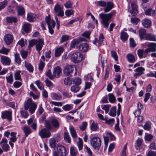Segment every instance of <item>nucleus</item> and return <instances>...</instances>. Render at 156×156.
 I'll list each match as a JSON object with an SVG mask.
<instances>
[{"label": "nucleus", "instance_id": "obj_8", "mask_svg": "<svg viewBox=\"0 0 156 156\" xmlns=\"http://www.w3.org/2000/svg\"><path fill=\"white\" fill-rule=\"evenodd\" d=\"M54 10L55 13L58 16L62 17L64 16V12L63 8L61 7L59 4H56L54 7Z\"/></svg>", "mask_w": 156, "mask_h": 156}, {"label": "nucleus", "instance_id": "obj_63", "mask_svg": "<svg viewBox=\"0 0 156 156\" xmlns=\"http://www.w3.org/2000/svg\"><path fill=\"white\" fill-rule=\"evenodd\" d=\"M72 108L71 105L69 104L66 105L62 107V109L65 111H69L72 109Z\"/></svg>", "mask_w": 156, "mask_h": 156}, {"label": "nucleus", "instance_id": "obj_37", "mask_svg": "<svg viewBox=\"0 0 156 156\" xmlns=\"http://www.w3.org/2000/svg\"><path fill=\"white\" fill-rule=\"evenodd\" d=\"M17 9L18 14L20 16L23 15L25 13L24 8L20 6H18L17 7Z\"/></svg>", "mask_w": 156, "mask_h": 156}, {"label": "nucleus", "instance_id": "obj_9", "mask_svg": "<svg viewBox=\"0 0 156 156\" xmlns=\"http://www.w3.org/2000/svg\"><path fill=\"white\" fill-rule=\"evenodd\" d=\"M74 70V67L72 65H68L66 66L64 68L63 72L65 75L67 76H72L71 74Z\"/></svg>", "mask_w": 156, "mask_h": 156}, {"label": "nucleus", "instance_id": "obj_54", "mask_svg": "<svg viewBox=\"0 0 156 156\" xmlns=\"http://www.w3.org/2000/svg\"><path fill=\"white\" fill-rule=\"evenodd\" d=\"M144 129L147 130H149L151 129V122L147 121L143 126Z\"/></svg>", "mask_w": 156, "mask_h": 156}, {"label": "nucleus", "instance_id": "obj_29", "mask_svg": "<svg viewBox=\"0 0 156 156\" xmlns=\"http://www.w3.org/2000/svg\"><path fill=\"white\" fill-rule=\"evenodd\" d=\"M63 51V48L62 47H59L56 49L55 52V56L58 57L60 56Z\"/></svg>", "mask_w": 156, "mask_h": 156}, {"label": "nucleus", "instance_id": "obj_45", "mask_svg": "<svg viewBox=\"0 0 156 156\" xmlns=\"http://www.w3.org/2000/svg\"><path fill=\"white\" fill-rule=\"evenodd\" d=\"M70 153L72 156H75L77 155V151L75 147H71L70 148Z\"/></svg>", "mask_w": 156, "mask_h": 156}, {"label": "nucleus", "instance_id": "obj_16", "mask_svg": "<svg viewBox=\"0 0 156 156\" xmlns=\"http://www.w3.org/2000/svg\"><path fill=\"white\" fill-rule=\"evenodd\" d=\"M0 60L3 65L6 66L9 65L11 62L10 59L9 57L5 56H1Z\"/></svg>", "mask_w": 156, "mask_h": 156}, {"label": "nucleus", "instance_id": "obj_21", "mask_svg": "<svg viewBox=\"0 0 156 156\" xmlns=\"http://www.w3.org/2000/svg\"><path fill=\"white\" fill-rule=\"evenodd\" d=\"M137 53L138 56L140 58H145L148 55V52H145V50H144L142 49H138L137 50Z\"/></svg>", "mask_w": 156, "mask_h": 156}, {"label": "nucleus", "instance_id": "obj_22", "mask_svg": "<svg viewBox=\"0 0 156 156\" xmlns=\"http://www.w3.org/2000/svg\"><path fill=\"white\" fill-rule=\"evenodd\" d=\"M142 23L143 25L145 27L149 28L151 25V21L147 19H144L142 20Z\"/></svg>", "mask_w": 156, "mask_h": 156}, {"label": "nucleus", "instance_id": "obj_64", "mask_svg": "<svg viewBox=\"0 0 156 156\" xmlns=\"http://www.w3.org/2000/svg\"><path fill=\"white\" fill-rule=\"evenodd\" d=\"M49 144L50 147L53 148L56 147V143L55 140L53 139H50L49 140Z\"/></svg>", "mask_w": 156, "mask_h": 156}, {"label": "nucleus", "instance_id": "obj_25", "mask_svg": "<svg viewBox=\"0 0 156 156\" xmlns=\"http://www.w3.org/2000/svg\"><path fill=\"white\" fill-rule=\"evenodd\" d=\"M22 28L25 32L29 33L31 30V26L30 24L25 23L23 24Z\"/></svg>", "mask_w": 156, "mask_h": 156}, {"label": "nucleus", "instance_id": "obj_49", "mask_svg": "<svg viewBox=\"0 0 156 156\" xmlns=\"http://www.w3.org/2000/svg\"><path fill=\"white\" fill-rule=\"evenodd\" d=\"M64 138L65 140L68 143H70L71 142L70 137L69 134V133L67 132H65L64 133Z\"/></svg>", "mask_w": 156, "mask_h": 156}, {"label": "nucleus", "instance_id": "obj_60", "mask_svg": "<svg viewBox=\"0 0 156 156\" xmlns=\"http://www.w3.org/2000/svg\"><path fill=\"white\" fill-rule=\"evenodd\" d=\"M6 78L7 82L10 83H11L13 80V75L12 74H10L9 76H6Z\"/></svg>", "mask_w": 156, "mask_h": 156}, {"label": "nucleus", "instance_id": "obj_42", "mask_svg": "<svg viewBox=\"0 0 156 156\" xmlns=\"http://www.w3.org/2000/svg\"><path fill=\"white\" fill-rule=\"evenodd\" d=\"M72 79L69 77L65 78L64 80V84L69 86H70L72 84Z\"/></svg>", "mask_w": 156, "mask_h": 156}, {"label": "nucleus", "instance_id": "obj_48", "mask_svg": "<svg viewBox=\"0 0 156 156\" xmlns=\"http://www.w3.org/2000/svg\"><path fill=\"white\" fill-rule=\"evenodd\" d=\"M21 71H19L14 73V78L16 80H21V78L20 75Z\"/></svg>", "mask_w": 156, "mask_h": 156}, {"label": "nucleus", "instance_id": "obj_24", "mask_svg": "<svg viewBox=\"0 0 156 156\" xmlns=\"http://www.w3.org/2000/svg\"><path fill=\"white\" fill-rule=\"evenodd\" d=\"M146 40L150 41H156V36L152 34H147L145 36Z\"/></svg>", "mask_w": 156, "mask_h": 156}, {"label": "nucleus", "instance_id": "obj_47", "mask_svg": "<svg viewBox=\"0 0 156 156\" xmlns=\"http://www.w3.org/2000/svg\"><path fill=\"white\" fill-rule=\"evenodd\" d=\"M73 2L71 0H68L64 4L65 7L67 9L72 8Z\"/></svg>", "mask_w": 156, "mask_h": 156}, {"label": "nucleus", "instance_id": "obj_14", "mask_svg": "<svg viewBox=\"0 0 156 156\" xmlns=\"http://www.w3.org/2000/svg\"><path fill=\"white\" fill-rule=\"evenodd\" d=\"M45 60L44 56V55L42 56L41 57V59L40 60L39 63L38 65V69L41 73L45 66V63L44 62Z\"/></svg>", "mask_w": 156, "mask_h": 156}, {"label": "nucleus", "instance_id": "obj_34", "mask_svg": "<svg viewBox=\"0 0 156 156\" xmlns=\"http://www.w3.org/2000/svg\"><path fill=\"white\" fill-rule=\"evenodd\" d=\"M6 21L8 23H16L17 22V19L15 17L9 16L7 17Z\"/></svg>", "mask_w": 156, "mask_h": 156}, {"label": "nucleus", "instance_id": "obj_2", "mask_svg": "<svg viewBox=\"0 0 156 156\" xmlns=\"http://www.w3.org/2000/svg\"><path fill=\"white\" fill-rule=\"evenodd\" d=\"M37 105L32 99L28 98L24 104V108L26 110H29L31 114L34 113L37 108Z\"/></svg>", "mask_w": 156, "mask_h": 156}, {"label": "nucleus", "instance_id": "obj_3", "mask_svg": "<svg viewBox=\"0 0 156 156\" xmlns=\"http://www.w3.org/2000/svg\"><path fill=\"white\" fill-rule=\"evenodd\" d=\"M97 3L100 6L105 7L104 9L105 12L110 11L114 7V4L110 2H108L106 3L105 2L101 0L97 1Z\"/></svg>", "mask_w": 156, "mask_h": 156}, {"label": "nucleus", "instance_id": "obj_61", "mask_svg": "<svg viewBox=\"0 0 156 156\" xmlns=\"http://www.w3.org/2000/svg\"><path fill=\"white\" fill-rule=\"evenodd\" d=\"M20 114L21 116L25 119L27 118L29 116L28 113L24 110H21L20 111Z\"/></svg>", "mask_w": 156, "mask_h": 156}, {"label": "nucleus", "instance_id": "obj_35", "mask_svg": "<svg viewBox=\"0 0 156 156\" xmlns=\"http://www.w3.org/2000/svg\"><path fill=\"white\" fill-rule=\"evenodd\" d=\"M51 122L54 127L57 129L59 128V122L57 119H52L51 121Z\"/></svg>", "mask_w": 156, "mask_h": 156}, {"label": "nucleus", "instance_id": "obj_53", "mask_svg": "<svg viewBox=\"0 0 156 156\" xmlns=\"http://www.w3.org/2000/svg\"><path fill=\"white\" fill-rule=\"evenodd\" d=\"M8 3V2L7 0H4L0 2V11L4 8L7 5Z\"/></svg>", "mask_w": 156, "mask_h": 156}, {"label": "nucleus", "instance_id": "obj_11", "mask_svg": "<svg viewBox=\"0 0 156 156\" xmlns=\"http://www.w3.org/2000/svg\"><path fill=\"white\" fill-rule=\"evenodd\" d=\"M12 112L10 111H5L2 112L1 117L3 119H7L8 120L10 121L12 119Z\"/></svg>", "mask_w": 156, "mask_h": 156}, {"label": "nucleus", "instance_id": "obj_59", "mask_svg": "<svg viewBox=\"0 0 156 156\" xmlns=\"http://www.w3.org/2000/svg\"><path fill=\"white\" fill-rule=\"evenodd\" d=\"M140 21V19L137 18H132L131 19V22L134 25H137Z\"/></svg>", "mask_w": 156, "mask_h": 156}, {"label": "nucleus", "instance_id": "obj_36", "mask_svg": "<svg viewBox=\"0 0 156 156\" xmlns=\"http://www.w3.org/2000/svg\"><path fill=\"white\" fill-rule=\"evenodd\" d=\"M15 57V62L20 65L21 63V59L20 55V54L17 53H16L14 55Z\"/></svg>", "mask_w": 156, "mask_h": 156}, {"label": "nucleus", "instance_id": "obj_27", "mask_svg": "<svg viewBox=\"0 0 156 156\" xmlns=\"http://www.w3.org/2000/svg\"><path fill=\"white\" fill-rule=\"evenodd\" d=\"M139 34L141 40L145 38V36L147 34L146 30L143 28H140L139 30Z\"/></svg>", "mask_w": 156, "mask_h": 156}, {"label": "nucleus", "instance_id": "obj_43", "mask_svg": "<svg viewBox=\"0 0 156 156\" xmlns=\"http://www.w3.org/2000/svg\"><path fill=\"white\" fill-rule=\"evenodd\" d=\"M80 89V87L76 85L72 86L70 88L71 90L73 92L77 93L79 91Z\"/></svg>", "mask_w": 156, "mask_h": 156}, {"label": "nucleus", "instance_id": "obj_10", "mask_svg": "<svg viewBox=\"0 0 156 156\" xmlns=\"http://www.w3.org/2000/svg\"><path fill=\"white\" fill-rule=\"evenodd\" d=\"M57 150L60 156H66V150L65 147L62 145L58 144L56 147Z\"/></svg>", "mask_w": 156, "mask_h": 156}, {"label": "nucleus", "instance_id": "obj_58", "mask_svg": "<svg viewBox=\"0 0 156 156\" xmlns=\"http://www.w3.org/2000/svg\"><path fill=\"white\" fill-rule=\"evenodd\" d=\"M4 101L7 106H10L13 108H15V106L14 102H8L5 99H4Z\"/></svg>", "mask_w": 156, "mask_h": 156}, {"label": "nucleus", "instance_id": "obj_57", "mask_svg": "<svg viewBox=\"0 0 156 156\" xmlns=\"http://www.w3.org/2000/svg\"><path fill=\"white\" fill-rule=\"evenodd\" d=\"M145 70L144 68L141 67H139L137 68L136 69L134 70V71L138 72L139 73H142V75L144 73V71Z\"/></svg>", "mask_w": 156, "mask_h": 156}, {"label": "nucleus", "instance_id": "obj_41", "mask_svg": "<svg viewBox=\"0 0 156 156\" xmlns=\"http://www.w3.org/2000/svg\"><path fill=\"white\" fill-rule=\"evenodd\" d=\"M128 35L127 33L125 32L122 31L121 33L120 37L121 40L123 41H126L128 38Z\"/></svg>", "mask_w": 156, "mask_h": 156}, {"label": "nucleus", "instance_id": "obj_40", "mask_svg": "<svg viewBox=\"0 0 156 156\" xmlns=\"http://www.w3.org/2000/svg\"><path fill=\"white\" fill-rule=\"evenodd\" d=\"M155 11L151 9H147L145 11V14L147 15L153 16L155 14Z\"/></svg>", "mask_w": 156, "mask_h": 156}, {"label": "nucleus", "instance_id": "obj_28", "mask_svg": "<svg viewBox=\"0 0 156 156\" xmlns=\"http://www.w3.org/2000/svg\"><path fill=\"white\" fill-rule=\"evenodd\" d=\"M51 96L53 99L60 100L62 98V96L59 93H52Z\"/></svg>", "mask_w": 156, "mask_h": 156}, {"label": "nucleus", "instance_id": "obj_62", "mask_svg": "<svg viewBox=\"0 0 156 156\" xmlns=\"http://www.w3.org/2000/svg\"><path fill=\"white\" fill-rule=\"evenodd\" d=\"M73 83L75 84V85L78 86L81 83V80L80 78H76L73 80Z\"/></svg>", "mask_w": 156, "mask_h": 156}, {"label": "nucleus", "instance_id": "obj_55", "mask_svg": "<svg viewBox=\"0 0 156 156\" xmlns=\"http://www.w3.org/2000/svg\"><path fill=\"white\" fill-rule=\"evenodd\" d=\"M37 40H32L29 42V45L28 48L29 50L31 49V47H33L35 45H36V43Z\"/></svg>", "mask_w": 156, "mask_h": 156}, {"label": "nucleus", "instance_id": "obj_5", "mask_svg": "<svg viewBox=\"0 0 156 156\" xmlns=\"http://www.w3.org/2000/svg\"><path fill=\"white\" fill-rule=\"evenodd\" d=\"M144 48L148 47L145 49V52L148 53L151 52H155L156 51V43H148L147 42L142 45Z\"/></svg>", "mask_w": 156, "mask_h": 156}, {"label": "nucleus", "instance_id": "obj_15", "mask_svg": "<svg viewBox=\"0 0 156 156\" xmlns=\"http://www.w3.org/2000/svg\"><path fill=\"white\" fill-rule=\"evenodd\" d=\"M131 6L132 9L130 11V13L133 16H135L138 12L136 2H132Z\"/></svg>", "mask_w": 156, "mask_h": 156}, {"label": "nucleus", "instance_id": "obj_32", "mask_svg": "<svg viewBox=\"0 0 156 156\" xmlns=\"http://www.w3.org/2000/svg\"><path fill=\"white\" fill-rule=\"evenodd\" d=\"M22 129L25 134L26 137L28 135L31 133V130L28 126H25L22 128Z\"/></svg>", "mask_w": 156, "mask_h": 156}, {"label": "nucleus", "instance_id": "obj_33", "mask_svg": "<svg viewBox=\"0 0 156 156\" xmlns=\"http://www.w3.org/2000/svg\"><path fill=\"white\" fill-rule=\"evenodd\" d=\"M69 130L72 137L74 138H76L77 136V135L76 131L73 126H70Z\"/></svg>", "mask_w": 156, "mask_h": 156}, {"label": "nucleus", "instance_id": "obj_17", "mask_svg": "<svg viewBox=\"0 0 156 156\" xmlns=\"http://www.w3.org/2000/svg\"><path fill=\"white\" fill-rule=\"evenodd\" d=\"M7 140L6 139L3 138L2 139L1 141L0 142V144L2 146V148L3 149L6 151H8L9 150V145L7 144Z\"/></svg>", "mask_w": 156, "mask_h": 156}, {"label": "nucleus", "instance_id": "obj_12", "mask_svg": "<svg viewBox=\"0 0 156 156\" xmlns=\"http://www.w3.org/2000/svg\"><path fill=\"white\" fill-rule=\"evenodd\" d=\"M104 38V37L102 33H101L99 37V39L98 40L97 38H95L94 40L92 41L93 44L96 45L97 46H100L103 41V39Z\"/></svg>", "mask_w": 156, "mask_h": 156}, {"label": "nucleus", "instance_id": "obj_26", "mask_svg": "<svg viewBox=\"0 0 156 156\" xmlns=\"http://www.w3.org/2000/svg\"><path fill=\"white\" fill-rule=\"evenodd\" d=\"M36 15L33 13H30L27 14V19L30 22H33L35 20Z\"/></svg>", "mask_w": 156, "mask_h": 156}, {"label": "nucleus", "instance_id": "obj_23", "mask_svg": "<svg viewBox=\"0 0 156 156\" xmlns=\"http://www.w3.org/2000/svg\"><path fill=\"white\" fill-rule=\"evenodd\" d=\"M88 48V45L86 43H82L80 44L79 46V50L83 52L87 51Z\"/></svg>", "mask_w": 156, "mask_h": 156}, {"label": "nucleus", "instance_id": "obj_4", "mask_svg": "<svg viewBox=\"0 0 156 156\" xmlns=\"http://www.w3.org/2000/svg\"><path fill=\"white\" fill-rule=\"evenodd\" d=\"M90 145L94 149L98 150L101 147V141L98 137H94L90 140Z\"/></svg>", "mask_w": 156, "mask_h": 156}, {"label": "nucleus", "instance_id": "obj_51", "mask_svg": "<svg viewBox=\"0 0 156 156\" xmlns=\"http://www.w3.org/2000/svg\"><path fill=\"white\" fill-rule=\"evenodd\" d=\"M9 50V49L3 47L0 50V53L8 55Z\"/></svg>", "mask_w": 156, "mask_h": 156}, {"label": "nucleus", "instance_id": "obj_20", "mask_svg": "<svg viewBox=\"0 0 156 156\" xmlns=\"http://www.w3.org/2000/svg\"><path fill=\"white\" fill-rule=\"evenodd\" d=\"M13 40V37L11 34H7L4 36V41L7 44H10L12 42Z\"/></svg>", "mask_w": 156, "mask_h": 156}, {"label": "nucleus", "instance_id": "obj_30", "mask_svg": "<svg viewBox=\"0 0 156 156\" xmlns=\"http://www.w3.org/2000/svg\"><path fill=\"white\" fill-rule=\"evenodd\" d=\"M25 66L27 70L30 73H32L34 70V68L30 63L25 61L24 62Z\"/></svg>", "mask_w": 156, "mask_h": 156}, {"label": "nucleus", "instance_id": "obj_7", "mask_svg": "<svg viewBox=\"0 0 156 156\" xmlns=\"http://www.w3.org/2000/svg\"><path fill=\"white\" fill-rule=\"evenodd\" d=\"M38 135L41 138L44 139L50 137L51 133L49 131L45 128H44L39 131Z\"/></svg>", "mask_w": 156, "mask_h": 156}, {"label": "nucleus", "instance_id": "obj_13", "mask_svg": "<svg viewBox=\"0 0 156 156\" xmlns=\"http://www.w3.org/2000/svg\"><path fill=\"white\" fill-rule=\"evenodd\" d=\"M62 73V69L60 67L57 66L53 69V74L54 78H57L60 77Z\"/></svg>", "mask_w": 156, "mask_h": 156}, {"label": "nucleus", "instance_id": "obj_18", "mask_svg": "<svg viewBox=\"0 0 156 156\" xmlns=\"http://www.w3.org/2000/svg\"><path fill=\"white\" fill-rule=\"evenodd\" d=\"M46 22L48 25V27H52L54 28L55 25V21L52 19L50 16H47L45 18Z\"/></svg>", "mask_w": 156, "mask_h": 156}, {"label": "nucleus", "instance_id": "obj_44", "mask_svg": "<svg viewBox=\"0 0 156 156\" xmlns=\"http://www.w3.org/2000/svg\"><path fill=\"white\" fill-rule=\"evenodd\" d=\"M98 128V123L94 122H93L90 125L91 130L93 131H95Z\"/></svg>", "mask_w": 156, "mask_h": 156}, {"label": "nucleus", "instance_id": "obj_56", "mask_svg": "<svg viewBox=\"0 0 156 156\" xmlns=\"http://www.w3.org/2000/svg\"><path fill=\"white\" fill-rule=\"evenodd\" d=\"M108 96L109 102L111 103L114 102L116 100V99L113 94L112 93L109 94Z\"/></svg>", "mask_w": 156, "mask_h": 156}, {"label": "nucleus", "instance_id": "obj_6", "mask_svg": "<svg viewBox=\"0 0 156 156\" xmlns=\"http://www.w3.org/2000/svg\"><path fill=\"white\" fill-rule=\"evenodd\" d=\"M83 55L80 52H77L74 53L71 56L72 61L74 63H79L82 60Z\"/></svg>", "mask_w": 156, "mask_h": 156}, {"label": "nucleus", "instance_id": "obj_52", "mask_svg": "<svg viewBox=\"0 0 156 156\" xmlns=\"http://www.w3.org/2000/svg\"><path fill=\"white\" fill-rule=\"evenodd\" d=\"M20 54L22 57L23 59H26L28 55V51L23 50H22L20 52Z\"/></svg>", "mask_w": 156, "mask_h": 156}, {"label": "nucleus", "instance_id": "obj_31", "mask_svg": "<svg viewBox=\"0 0 156 156\" xmlns=\"http://www.w3.org/2000/svg\"><path fill=\"white\" fill-rule=\"evenodd\" d=\"M80 41H85V39H82V38H80L79 40L75 39L72 41L71 43L70 46L72 48H75L76 45L78 44L79 43Z\"/></svg>", "mask_w": 156, "mask_h": 156}, {"label": "nucleus", "instance_id": "obj_19", "mask_svg": "<svg viewBox=\"0 0 156 156\" xmlns=\"http://www.w3.org/2000/svg\"><path fill=\"white\" fill-rule=\"evenodd\" d=\"M44 44V40L42 39H39L37 40L36 44V50L40 51L42 48L43 45Z\"/></svg>", "mask_w": 156, "mask_h": 156}, {"label": "nucleus", "instance_id": "obj_50", "mask_svg": "<svg viewBox=\"0 0 156 156\" xmlns=\"http://www.w3.org/2000/svg\"><path fill=\"white\" fill-rule=\"evenodd\" d=\"M45 74L46 76L48 77L51 80H53L54 79L53 75V74H52L50 69H49L46 71Z\"/></svg>", "mask_w": 156, "mask_h": 156}, {"label": "nucleus", "instance_id": "obj_1", "mask_svg": "<svg viewBox=\"0 0 156 156\" xmlns=\"http://www.w3.org/2000/svg\"><path fill=\"white\" fill-rule=\"evenodd\" d=\"M115 13V11H113L108 14L101 13L99 14V17L102 19L101 23L105 27L107 28L108 27L109 24L108 21Z\"/></svg>", "mask_w": 156, "mask_h": 156}, {"label": "nucleus", "instance_id": "obj_39", "mask_svg": "<svg viewBox=\"0 0 156 156\" xmlns=\"http://www.w3.org/2000/svg\"><path fill=\"white\" fill-rule=\"evenodd\" d=\"M126 57L128 61L130 62H134L135 61V57L133 54H129L127 55Z\"/></svg>", "mask_w": 156, "mask_h": 156}, {"label": "nucleus", "instance_id": "obj_38", "mask_svg": "<svg viewBox=\"0 0 156 156\" xmlns=\"http://www.w3.org/2000/svg\"><path fill=\"white\" fill-rule=\"evenodd\" d=\"M44 125L45 128L49 131L51 129L52 127L50 123V122L48 120H46L44 122Z\"/></svg>", "mask_w": 156, "mask_h": 156}, {"label": "nucleus", "instance_id": "obj_46", "mask_svg": "<svg viewBox=\"0 0 156 156\" xmlns=\"http://www.w3.org/2000/svg\"><path fill=\"white\" fill-rule=\"evenodd\" d=\"M109 115L113 117H115L116 115V107H113L111 108L110 112L109 113Z\"/></svg>", "mask_w": 156, "mask_h": 156}]
</instances>
